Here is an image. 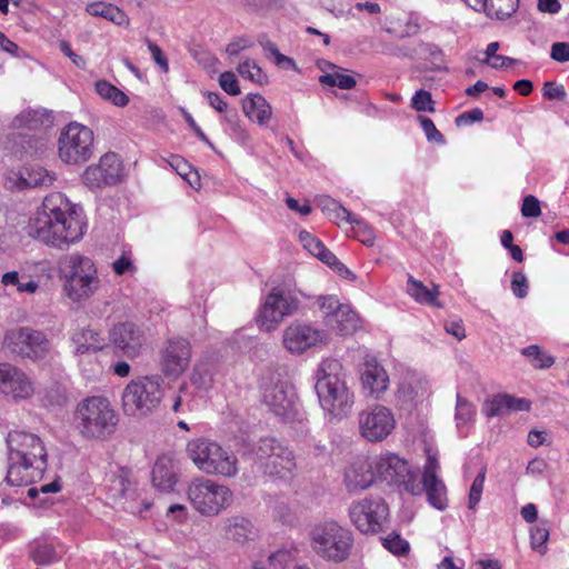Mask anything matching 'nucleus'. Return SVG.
<instances>
[{
	"label": "nucleus",
	"instance_id": "obj_1",
	"mask_svg": "<svg viewBox=\"0 0 569 569\" xmlns=\"http://www.w3.org/2000/svg\"><path fill=\"white\" fill-rule=\"evenodd\" d=\"M82 210L61 192L48 194L41 210L30 218L27 226L29 237L53 248L67 249L84 233Z\"/></svg>",
	"mask_w": 569,
	"mask_h": 569
},
{
	"label": "nucleus",
	"instance_id": "obj_2",
	"mask_svg": "<svg viewBox=\"0 0 569 569\" xmlns=\"http://www.w3.org/2000/svg\"><path fill=\"white\" fill-rule=\"evenodd\" d=\"M9 467L7 482L29 486L42 479L48 467V453L42 440L34 433L11 431L7 437Z\"/></svg>",
	"mask_w": 569,
	"mask_h": 569
},
{
	"label": "nucleus",
	"instance_id": "obj_3",
	"mask_svg": "<svg viewBox=\"0 0 569 569\" xmlns=\"http://www.w3.org/2000/svg\"><path fill=\"white\" fill-rule=\"evenodd\" d=\"M315 379V388L323 411L332 418L346 417L355 403V396L347 386L346 370L341 362L333 358L323 359L318 365Z\"/></svg>",
	"mask_w": 569,
	"mask_h": 569
},
{
	"label": "nucleus",
	"instance_id": "obj_4",
	"mask_svg": "<svg viewBox=\"0 0 569 569\" xmlns=\"http://www.w3.org/2000/svg\"><path fill=\"white\" fill-rule=\"evenodd\" d=\"M118 423L119 415L104 396L86 397L76 406L73 426L86 440H109L116 433Z\"/></svg>",
	"mask_w": 569,
	"mask_h": 569
},
{
	"label": "nucleus",
	"instance_id": "obj_5",
	"mask_svg": "<svg viewBox=\"0 0 569 569\" xmlns=\"http://www.w3.org/2000/svg\"><path fill=\"white\" fill-rule=\"evenodd\" d=\"M66 296L80 302L92 297L100 288V279L93 260L80 253H71L59 261Z\"/></svg>",
	"mask_w": 569,
	"mask_h": 569
},
{
	"label": "nucleus",
	"instance_id": "obj_6",
	"mask_svg": "<svg viewBox=\"0 0 569 569\" xmlns=\"http://www.w3.org/2000/svg\"><path fill=\"white\" fill-rule=\"evenodd\" d=\"M187 457L206 475L233 478L238 475V458L229 449L208 438L192 439L186 447Z\"/></svg>",
	"mask_w": 569,
	"mask_h": 569
},
{
	"label": "nucleus",
	"instance_id": "obj_7",
	"mask_svg": "<svg viewBox=\"0 0 569 569\" xmlns=\"http://www.w3.org/2000/svg\"><path fill=\"white\" fill-rule=\"evenodd\" d=\"M164 397V380L160 375L132 379L123 389L121 402L129 417H147L154 412Z\"/></svg>",
	"mask_w": 569,
	"mask_h": 569
},
{
	"label": "nucleus",
	"instance_id": "obj_8",
	"mask_svg": "<svg viewBox=\"0 0 569 569\" xmlns=\"http://www.w3.org/2000/svg\"><path fill=\"white\" fill-rule=\"evenodd\" d=\"M310 540L320 558L336 563L345 561L353 546L351 531L333 520L316 525L310 531Z\"/></svg>",
	"mask_w": 569,
	"mask_h": 569
},
{
	"label": "nucleus",
	"instance_id": "obj_9",
	"mask_svg": "<svg viewBox=\"0 0 569 569\" xmlns=\"http://www.w3.org/2000/svg\"><path fill=\"white\" fill-rule=\"evenodd\" d=\"M301 301L298 295L286 287H274L263 297L256 315L261 331H274L282 321L297 313Z\"/></svg>",
	"mask_w": 569,
	"mask_h": 569
},
{
	"label": "nucleus",
	"instance_id": "obj_10",
	"mask_svg": "<svg viewBox=\"0 0 569 569\" xmlns=\"http://www.w3.org/2000/svg\"><path fill=\"white\" fill-rule=\"evenodd\" d=\"M57 146L62 162L82 164L93 154L94 133L89 127L71 121L60 130Z\"/></svg>",
	"mask_w": 569,
	"mask_h": 569
},
{
	"label": "nucleus",
	"instance_id": "obj_11",
	"mask_svg": "<svg viewBox=\"0 0 569 569\" xmlns=\"http://www.w3.org/2000/svg\"><path fill=\"white\" fill-rule=\"evenodd\" d=\"M187 492L191 505L202 516H217L233 501L229 487L203 477L193 479Z\"/></svg>",
	"mask_w": 569,
	"mask_h": 569
},
{
	"label": "nucleus",
	"instance_id": "obj_12",
	"mask_svg": "<svg viewBox=\"0 0 569 569\" xmlns=\"http://www.w3.org/2000/svg\"><path fill=\"white\" fill-rule=\"evenodd\" d=\"M253 455L259 469L271 477L288 479L297 467L293 452L274 438L260 439Z\"/></svg>",
	"mask_w": 569,
	"mask_h": 569
},
{
	"label": "nucleus",
	"instance_id": "obj_13",
	"mask_svg": "<svg viewBox=\"0 0 569 569\" xmlns=\"http://www.w3.org/2000/svg\"><path fill=\"white\" fill-rule=\"evenodd\" d=\"M262 402L282 418H289L297 412L295 387L280 373H271L267 378L262 387Z\"/></svg>",
	"mask_w": 569,
	"mask_h": 569
},
{
	"label": "nucleus",
	"instance_id": "obj_14",
	"mask_svg": "<svg viewBox=\"0 0 569 569\" xmlns=\"http://www.w3.org/2000/svg\"><path fill=\"white\" fill-rule=\"evenodd\" d=\"M392 410L383 405H372L358 413L360 436L369 442H381L396 428Z\"/></svg>",
	"mask_w": 569,
	"mask_h": 569
},
{
	"label": "nucleus",
	"instance_id": "obj_15",
	"mask_svg": "<svg viewBox=\"0 0 569 569\" xmlns=\"http://www.w3.org/2000/svg\"><path fill=\"white\" fill-rule=\"evenodd\" d=\"M327 343V332L305 321L295 320L282 331V346L291 355L299 356Z\"/></svg>",
	"mask_w": 569,
	"mask_h": 569
},
{
	"label": "nucleus",
	"instance_id": "obj_16",
	"mask_svg": "<svg viewBox=\"0 0 569 569\" xmlns=\"http://www.w3.org/2000/svg\"><path fill=\"white\" fill-rule=\"evenodd\" d=\"M2 346L21 358L37 359L47 352L49 342L41 331L16 328L6 333Z\"/></svg>",
	"mask_w": 569,
	"mask_h": 569
},
{
	"label": "nucleus",
	"instance_id": "obj_17",
	"mask_svg": "<svg viewBox=\"0 0 569 569\" xmlns=\"http://www.w3.org/2000/svg\"><path fill=\"white\" fill-rule=\"evenodd\" d=\"M389 508L381 498H365L352 503L349 516L356 528L363 533H376L387 521Z\"/></svg>",
	"mask_w": 569,
	"mask_h": 569
},
{
	"label": "nucleus",
	"instance_id": "obj_18",
	"mask_svg": "<svg viewBox=\"0 0 569 569\" xmlns=\"http://www.w3.org/2000/svg\"><path fill=\"white\" fill-rule=\"evenodd\" d=\"M123 178V163L114 152H107L98 163L86 168L81 180L91 190L116 186Z\"/></svg>",
	"mask_w": 569,
	"mask_h": 569
},
{
	"label": "nucleus",
	"instance_id": "obj_19",
	"mask_svg": "<svg viewBox=\"0 0 569 569\" xmlns=\"http://www.w3.org/2000/svg\"><path fill=\"white\" fill-rule=\"evenodd\" d=\"M192 347L188 339L173 337L166 340L159 351V366L163 376L179 378L190 366Z\"/></svg>",
	"mask_w": 569,
	"mask_h": 569
},
{
	"label": "nucleus",
	"instance_id": "obj_20",
	"mask_svg": "<svg viewBox=\"0 0 569 569\" xmlns=\"http://www.w3.org/2000/svg\"><path fill=\"white\" fill-rule=\"evenodd\" d=\"M33 380L20 368L0 363V393L13 401L28 400L34 395Z\"/></svg>",
	"mask_w": 569,
	"mask_h": 569
},
{
	"label": "nucleus",
	"instance_id": "obj_21",
	"mask_svg": "<svg viewBox=\"0 0 569 569\" xmlns=\"http://www.w3.org/2000/svg\"><path fill=\"white\" fill-rule=\"evenodd\" d=\"M440 465L436 452L427 450V460L423 467L422 485L427 495L428 502L438 510H445L448 507L447 488L443 481L438 477Z\"/></svg>",
	"mask_w": 569,
	"mask_h": 569
},
{
	"label": "nucleus",
	"instance_id": "obj_22",
	"mask_svg": "<svg viewBox=\"0 0 569 569\" xmlns=\"http://www.w3.org/2000/svg\"><path fill=\"white\" fill-rule=\"evenodd\" d=\"M378 477L389 485H405L409 489L412 475L409 465L395 453L381 455L376 462Z\"/></svg>",
	"mask_w": 569,
	"mask_h": 569
},
{
	"label": "nucleus",
	"instance_id": "obj_23",
	"mask_svg": "<svg viewBox=\"0 0 569 569\" xmlns=\"http://www.w3.org/2000/svg\"><path fill=\"white\" fill-rule=\"evenodd\" d=\"M110 339L129 358L138 357L146 342L143 331L131 322L114 326L110 332Z\"/></svg>",
	"mask_w": 569,
	"mask_h": 569
},
{
	"label": "nucleus",
	"instance_id": "obj_24",
	"mask_svg": "<svg viewBox=\"0 0 569 569\" xmlns=\"http://www.w3.org/2000/svg\"><path fill=\"white\" fill-rule=\"evenodd\" d=\"M376 473L370 460L357 457L345 470L343 482L348 492H359L370 488L375 482Z\"/></svg>",
	"mask_w": 569,
	"mask_h": 569
},
{
	"label": "nucleus",
	"instance_id": "obj_25",
	"mask_svg": "<svg viewBox=\"0 0 569 569\" xmlns=\"http://www.w3.org/2000/svg\"><path fill=\"white\" fill-rule=\"evenodd\" d=\"M52 124L51 114L44 109H27L21 111L11 122L12 130L27 137L29 132H34Z\"/></svg>",
	"mask_w": 569,
	"mask_h": 569
},
{
	"label": "nucleus",
	"instance_id": "obj_26",
	"mask_svg": "<svg viewBox=\"0 0 569 569\" xmlns=\"http://www.w3.org/2000/svg\"><path fill=\"white\" fill-rule=\"evenodd\" d=\"M361 382L368 397L379 399L389 386V377L382 366L376 361H370L365 365Z\"/></svg>",
	"mask_w": 569,
	"mask_h": 569
},
{
	"label": "nucleus",
	"instance_id": "obj_27",
	"mask_svg": "<svg viewBox=\"0 0 569 569\" xmlns=\"http://www.w3.org/2000/svg\"><path fill=\"white\" fill-rule=\"evenodd\" d=\"M530 401L515 398L510 395H498L486 403L485 412L488 417L503 416L509 412L528 411Z\"/></svg>",
	"mask_w": 569,
	"mask_h": 569
},
{
	"label": "nucleus",
	"instance_id": "obj_28",
	"mask_svg": "<svg viewBox=\"0 0 569 569\" xmlns=\"http://www.w3.org/2000/svg\"><path fill=\"white\" fill-rule=\"evenodd\" d=\"M152 483L160 491L169 492L177 483L173 461L167 456L159 457L152 469Z\"/></svg>",
	"mask_w": 569,
	"mask_h": 569
},
{
	"label": "nucleus",
	"instance_id": "obj_29",
	"mask_svg": "<svg viewBox=\"0 0 569 569\" xmlns=\"http://www.w3.org/2000/svg\"><path fill=\"white\" fill-rule=\"evenodd\" d=\"M244 114L259 126L267 124L272 117L270 103L259 93L249 94L242 104Z\"/></svg>",
	"mask_w": 569,
	"mask_h": 569
},
{
	"label": "nucleus",
	"instance_id": "obj_30",
	"mask_svg": "<svg viewBox=\"0 0 569 569\" xmlns=\"http://www.w3.org/2000/svg\"><path fill=\"white\" fill-rule=\"evenodd\" d=\"M224 532L228 539L238 545H244L256 536L252 522L240 516L227 519Z\"/></svg>",
	"mask_w": 569,
	"mask_h": 569
},
{
	"label": "nucleus",
	"instance_id": "obj_31",
	"mask_svg": "<svg viewBox=\"0 0 569 569\" xmlns=\"http://www.w3.org/2000/svg\"><path fill=\"white\" fill-rule=\"evenodd\" d=\"M329 328L341 336L353 333L359 327L357 313L347 305L336 316H331L327 323Z\"/></svg>",
	"mask_w": 569,
	"mask_h": 569
},
{
	"label": "nucleus",
	"instance_id": "obj_32",
	"mask_svg": "<svg viewBox=\"0 0 569 569\" xmlns=\"http://www.w3.org/2000/svg\"><path fill=\"white\" fill-rule=\"evenodd\" d=\"M18 180L17 188L19 189L50 187L56 181V174L42 167H32L26 169L24 174L21 173Z\"/></svg>",
	"mask_w": 569,
	"mask_h": 569
},
{
	"label": "nucleus",
	"instance_id": "obj_33",
	"mask_svg": "<svg viewBox=\"0 0 569 569\" xmlns=\"http://www.w3.org/2000/svg\"><path fill=\"white\" fill-rule=\"evenodd\" d=\"M87 12L93 17H102L117 26H129V17L117 6L104 2H93L87 6Z\"/></svg>",
	"mask_w": 569,
	"mask_h": 569
},
{
	"label": "nucleus",
	"instance_id": "obj_34",
	"mask_svg": "<svg viewBox=\"0 0 569 569\" xmlns=\"http://www.w3.org/2000/svg\"><path fill=\"white\" fill-rule=\"evenodd\" d=\"M76 351L80 355L102 349V340L98 332L92 329H82L73 336Z\"/></svg>",
	"mask_w": 569,
	"mask_h": 569
},
{
	"label": "nucleus",
	"instance_id": "obj_35",
	"mask_svg": "<svg viewBox=\"0 0 569 569\" xmlns=\"http://www.w3.org/2000/svg\"><path fill=\"white\" fill-rule=\"evenodd\" d=\"M298 238L302 247L313 257L319 259L322 263L325 262V260L331 259L332 252L325 246V243L319 238L311 234L309 231L301 230L298 234Z\"/></svg>",
	"mask_w": 569,
	"mask_h": 569
},
{
	"label": "nucleus",
	"instance_id": "obj_36",
	"mask_svg": "<svg viewBox=\"0 0 569 569\" xmlns=\"http://www.w3.org/2000/svg\"><path fill=\"white\" fill-rule=\"evenodd\" d=\"M408 293L420 303L440 306L437 302V287L428 289L421 281L413 279L411 276L408 279Z\"/></svg>",
	"mask_w": 569,
	"mask_h": 569
},
{
	"label": "nucleus",
	"instance_id": "obj_37",
	"mask_svg": "<svg viewBox=\"0 0 569 569\" xmlns=\"http://www.w3.org/2000/svg\"><path fill=\"white\" fill-rule=\"evenodd\" d=\"M519 0H487L482 11L490 18L503 20L510 18L518 9Z\"/></svg>",
	"mask_w": 569,
	"mask_h": 569
},
{
	"label": "nucleus",
	"instance_id": "obj_38",
	"mask_svg": "<svg viewBox=\"0 0 569 569\" xmlns=\"http://www.w3.org/2000/svg\"><path fill=\"white\" fill-rule=\"evenodd\" d=\"M27 277L20 276L19 272H17V271H8L2 274L1 283L6 288H8V287L16 288V291L19 293L32 295L38 290L39 284L37 281L31 280V279L23 281Z\"/></svg>",
	"mask_w": 569,
	"mask_h": 569
},
{
	"label": "nucleus",
	"instance_id": "obj_39",
	"mask_svg": "<svg viewBox=\"0 0 569 569\" xmlns=\"http://www.w3.org/2000/svg\"><path fill=\"white\" fill-rule=\"evenodd\" d=\"M96 92L104 100L110 101L117 107H124L129 102V97L106 80L96 82Z\"/></svg>",
	"mask_w": 569,
	"mask_h": 569
},
{
	"label": "nucleus",
	"instance_id": "obj_40",
	"mask_svg": "<svg viewBox=\"0 0 569 569\" xmlns=\"http://www.w3.org/2000/svg\"><path fill=\"white\" fill-rule=\"evenodd\" d=\"M61 552L52 543L38 542L31 551V558L38 565H50L60 559Z\"/></svg>",
	"mask_w": 569,
	"mask_h": 569
},
{
	"label": "nucleus",
	"instance_id": "obj_41",
	"mask_svg": "<svg viewBox=\"0 0 569 569\" xmlns=\"http://www.w3.org/2000/svg\"><path fill=\"white\" fill-rule=\"evenodd\" d=\"M108 493L114 502H118L122 499L133 498L136 492L126 477L117 476L110 480Z\"/></svg>",
	"mask_w": 569,
	"mask_h": 569
},
{
	"label": "nucleus",
	"instance_id": "obj_42",
	"mask_svg": "<svg viewBox=\"0 0 569 569\" xmlns=\"http://www.w3.org/2000/svg\"><path fill=\"white\" fill-rule=\"evenodd\" d=\"M238 73L243 78L248 79L258 84H264L268 82L267 74L256 63L254 60L246 59L239 63L237 68Z\"/></svg>",
	"mask_w": 569,
	"mask_h": 569
},
{
	"label": "nucleus",
	"instance_id": "obj_43",
	"mask_svg": "<svg viewBox=\"0 0 569 569\" xmlns=\"http://www.w3.org/2000/svg\"><path fill=\"white\" fill-rule=\"evenodd\" d=\"M475 413V406L458 393L455 415L457 427L461 428L470 423L473 420Z\"/></svg>",
	"mask_w": 569,
	"mask_h": 569
},
{
	"label": "nucleus",
	"instance_id": "obj_44",
	"mask_svg": "<svg viewBox=\"0 0 569 569\" xmlns=\"http://www.w3.org/2000/svg\"><path fill=\"white\" fill-rule=\"evenodd\" d=\"M323 210L328 212L329 217L333 219L338 226H340L342 221L353 224V221H356L357 219L349 210H347L345 207H342L333 199L326 200Z\"/></svg>",
	"mask_w": 569,
	"mask_h": 569
},
{
	"label": "nucleus",
	"instance_id": "obj_45",
	"mask_svg": "<svg viewBox=\"0 0 569 569\" xmlns=\"http://www.w3.org/2000/svg\"><path fill=\"white\" fill-rule=\"evenodd\" d=\"M318 306L322 313L325 323L327 325L331 316H336L347 305L341 303L336 296H323L318 298Z\"/></svg>",
	"mask_w": 569,
	"mask_h": 569
},
{
	"label": "nucleus",
	"instance_id": "obj_46",
	"mask_svg": "<svg viewBox=\"0 0 569 569\" xmlns=\"http://www.w3.org/2000/svg\"><path fill=\"white\" fill-rule=\"evenodd\" d=\"M319 81L322 84L329 87H338L340 89L349 90L352 89L357 81L353 77L342 73H326L319 77Z\"/></svg>",
	"mask_w": 569,
	"mask_h": 569
},
{
	"label": "nucleus",
	"instance_id": "obj_47",
	"mask_svg": "<svg viewBox=\"0 0 569 569\" xmlns=\"http://www.w3.org/2000/svg\"><path fill=\"white\" fill-rule=\"evenodd\" d=\"M486 479V470L481 469L477 477L473 479L472 485L469 490L468 496V508L472 511H476L477 506L479 505L483 491Z\"/></svg>",
	"mask_w": 569,
	"mask_h": 569
},
{
	"label": "nucleus",
	"instance_id": "obj_48",
	"mask_svg": "<svg viewBox=\"0 0 569 569\" xmlns=\"http://www.w3.org/2000/svg\"><path fill=\"white\" fill-rule=\"evenodd\" d=\"M549 539V529L543 525H538L530 530V543L531 548L538 551L540 555H545L547 551L546 543Z\"/></svg>",
	"mask_w": 569,
	"mask_h": 569
},
{
	"label": "nucleus",
	"instance_id": "obj_49",
	"mask_svg": "<svg viewBox=\"0 0 569 569\" xmlns=\"http://www.w3.org/2000/svg\"><path fill=\"white\" fill-rule=\"evenodd\" d=\"M382 543L386 549L397 556H403L408 553L410 549L409 542L396 532H391L386 538H383Z\"/></svg>",
	"mask_w": 569,
	"mask_h": 569
},
{
	"label": "nucleus",
	"instance_id": "obj_50",
	"mask_svg": "<svg viewBox=\"0 0 569 569\" xmlns=\"http://www.w3.org/2000/svg\"><path fill=\"white\" fill-rule=\"evenodd\" d=\"M190 381L197 389H203L210 385L211 373L206 363L198 362L194 365L190 373Z\"/></svg>",
	"mask_w": 569,
	"mask_h": 569
},
{
	"label": "nucleus",
	"instance_id": "obj_51",
	"mask_svg": "<svg viewBox=\"0 0 569 569\" xmlns=\"http://www.w3.org/2000/svg\"><path fill=\"white\" fill-rule=\"evenodd\" d=\"M522 353L532 359V365L536 368H548L553 365V358L542 352L536 345L525 348Z\"/></svg>",
	"mask_w": 569,
	"mask_h": 569
},
{
	"label": "nucleus",
	"instance_id": "obj_52",
	"mask_svg": "<svg viewBox=\"0 0 569 569\" xmlns=\"http://www.w3.org/2000/svg\"><path fill=\"white\" fill-rule=\"evenodd\" d=\"M433 104L431 93L423 89L416 91L411 99V107L417 111L435 112Z\"/></svg>",
	"mask_w": 569,
	"mask_h": 569
},
{
	"label": "nucleus",
	"instance_id": "obj_53",
	"mask_svg": "<svg viewBox=\"0 0 569 569\" xmlns=\"http://www.w3.org/2000/svg\"><path fill=\"white\" fill-rule=\"evenodd\" d=\"M353 236L366 246H372L375 234L372 229L362 220L356 219L352 224Z\"/></svg>",
	"mask_w": 569,
	"mask_h": 569
},
{
	"label": "nucleus",
	"instance_id": "obj_54",
	"mask_svg": "<svg viewBox=\"0 0 569 569\" xmlns=\"http://www.w3.org/2000/svg\"><path fill=\"white\" fill-rule=\"evenodd\" d=\"M511 291L517 298L520 299H523L528 296L529 282L525 273H522L521 271H516L512 273Z\"/></svg>",
	"mask_w": 569,
	"mask_h": 569
},
{
	"label": "nucleus",
	"instance_id": "obj_55",
	"mask_svg": "<svg viewBox=\"0 0 569 569\" xmlns=\"http://www.w3.org/2000/svg\"><path fill=\"white\" fill-rule=\"evenodd\" d=\"M112 270L117 276H123L126 273H134L137 271L136 266L129 253L123 252L118 259L112 262Z\"/></svg>",
	"mask_w": 569,
	"mask_h": 569
},
{
	"label": "nucleus",
	"instance_id": "obj_56",
	"mask_svg": "<svg viewBox=\"0 0 569 569\" xmlns=\"http://www.w3.org/2000/svg\"><path fill=\"white\" fill-rule=\"evenodd\" d=\"M219 86L221 89L230 96L240 94V87L234 73L224 71L219 77Z\"/></svg>",
	"mask_w": 569,
	"mask_h": 569
},
{
	"label": "nucleus",
	"instance_id": "obj_57",
	"mask_svg": "<svg viewBox=\"0 0 569 569\" xmlns=\"http://www.w3.org/2000/svg\"><path fill=\"white\" fill-rule=\"evenodd\" d=\"M542 96L547 100L563 101L566 99V90L562 84L555 81H546L542 86Z\"/></svg>",
	"mask_w": 569,
	"mask_h": 569
},
{
	"label": "nucleus",
	"instance_id": "obj_58",
	"mask_svg": "<svg viewBox=\"0 0 569 569\" xmlns=\"http://www.w3.org/2000/svg\"><path fill=\"white\" fill-rule=\"evenodd\" d=\"M419 122L423 129L426 137L429 141L442 143L445 141L443 136L436 128L433 121L427 117H419Z\"/></svg>",
	"mask_w": 569,
	"mask_h": 569
},
{
	"label": "nucleus",
	"instance_id": "obj_59",
	"mask_svg": "<svg viewBox=\"0 0 569 569\" xmlns=\"http://www.w3.org/2000/svg\"><path fill=\"white\" fill-rule=\"evenodd\" d=\"M323 263L330 267L343 279L350 281H353L356 279L355 273L347 266H345L333 253H331V259L325 260Z\"/></svg>",
	"mask_w": 569,
	"mask_h": 569
},
{
	"label": "nucleus",
	"instance_id": "obj_60",
	"mask_svg": "<svg viewBox=\"0 0 569 569\" xmlns=\"http://www.w3.org/2000/svg\"><path fill=\"white\" fill-rule=\"evenodd\" d=\"M521 213L523 217L536 218L541 214L539 200L535 196H527L523 199Z\"/></svg>",
	"mask_w": 569,
	"mask_h": 569
},
{
	"label": "nucleus",
	"instance_id": "obj_61",
	"mask_svg": "<svg viewBox=\"0 0 569 569\" xmlns=\"http://www.w3.org/2000/svg\"><path fill=\"white\" fill-rule=\"evenodd\" d=\"M146 43L148 46V49H149L154 62L160 67V69L163 72H168V70H169L168 59L166 58L161 48L149 39H146Z\"/></svg>",
	"mask_w": 569,
	"mask_h": 569
},
{
	"label": "nucleus",
	"instance_id": "obj_62",
	"mask_svg": "<svg viewBox=\"0 0 569 569\" xmlns=\"http://www.w3.org/2000/svg\"><path fill=\"white\" fill-rule=\"evenodd\" d=\"M445 330L447 333L453 336L457 340L466 338V330L461 319L453 318L445 322Z\"/></svg>",
	"mask_w": 569,
	"mask_h": 569
},
{
	"label": "nucleus",
	"instance_id": "obj_63",
	"mask_svg": "<svg viewBox=\"0 0 569 569\" xmlns=\"http://www.w3.org/2000/svg\"><path fill=\"white\" fill-rule=\"evenodd\" d=\"M483 119V112L479 108L471 109L469 111H466L461 114H459L456 118V124L458 127L471 124L473 122H479Z\"/></svg>",
	"mask_w": 569,
	"mask_h": 569
},
{
	"label": "nucleus",
	"instance_id": "obj_64",
	"mask_svg": "<svg viewBox=\"0 0 569 569\" xmlns=\"http://www.w3.org/2000/svg\"><path fill=\"white\" fill-rule=\"evenodd\" d=\"M551 59L558 62L569 61V43L568 42H555L551 46L550 52Z\"/></svg>",
	"mask_w": 569,
	"mask_h": 569
}]
</instances>
